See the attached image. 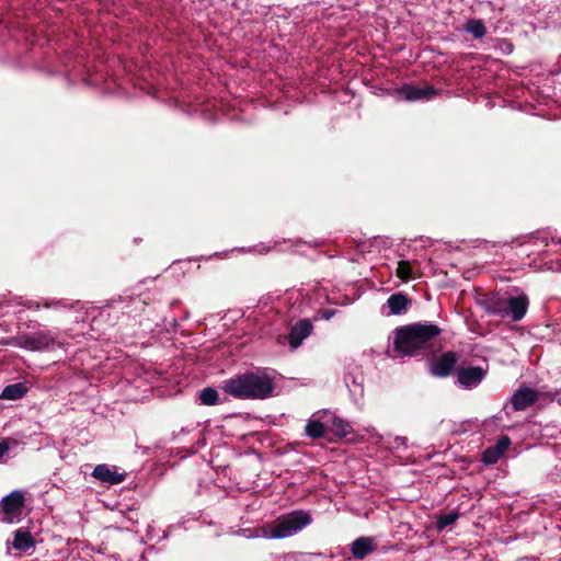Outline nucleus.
<instances>
[{
	"label": "nucleus",
	"mask_w": 561,
	"mask_h": 561,
	"mask_svg": "<svg viewBox=\"0 0 561 561\" xmlns=\"http://www.w3.org/2000/svg\"><path fill=\"white\" fill-rule=\"evenodd\" d=\"M35 545V541L33 539V536L31 535L30 530L26 528H19L15 530L13 540H12V547L13 549L22 552H26L31 548H33Z\"/></svg>",
	"instance_id": "obj_16"
},
{
	"label": "nucleus",
	"mask_w": 561,
	"mask_h": 561,
	"mask_svg": "<svg viewBox=\"0 0 561 561\" xmlns=\"http://www.w3.org/2000/svg\"><path fill=\"white\" fill-rule=\"evenodd\" d=\"M322 415L328 422H331L339 436L346 437L353 432L351 424L344 419L339 417L334 412L324 410Z\"/></svg>",
	"instance_id": "obj_18"
},
{
	"label": "nucleus",
	"mask_w": 561,
	"mask_h": 561,
	"mask_svg": "<svg viewBox=\"0 0 561 561\" xmlns=\"http://www.w3.org/2000/svg\"><path fill=\"white\" fill-rule=\"evenodd\" d=\"M58 332L45 327L34 333L19 332L10 336L4 345L14 346L30 352H42L61 346L58 340Z\"/></svg>",
	"instance_id": "obj_3"
},
{
	"label": "nucleus",
	"mask_w": 561,
	"mask_h": 561,
	"mask_svg": "<svg viewBox=\"0 0 561 561\" xmlns=\"http://www.w3.org/2000/svg\"><path fill=\"white\" fill-rule=\"evenodd\" d=\"M411 304L412 301L408 294L399 291L389 296L386 307L389 309V314L401 316L408 311Z\"/></svg>",
	"instance_id": "obj_13"
},
{
	"label": "nucleus",
	"mask_w": 561,
	"mask_h": 561,
	"mask_svg": "<svg viewBox=\"0 0 561 561\" xmlns=\"http://www.w3.org/2000/svg\"><path fill=\"white\" fill-rule=\"evenodd\" d=\"M505 45H506V49L505 51L507 54H511L513 51V44L508 43V42H505Z\"/></svg>",
	"instance_id": "obj_35"
},
{
	"label": "nucleus",
	"mask_w": 561,
	"mask_h": 561,
	"mask_svg": "<svg viewBox=\"0 0 561 561\" xmlns=\"http://www.w3.org/2000/svg\"><path fill=\"white\" fill-rule=\"evenodd\" d=\"M459 516L460 514L457 511L439 515L436 520L437 530L443 531L447 527L453 526L458 520Z\"/></svg>",
	"instance_id": "obj_23"
},
{
	"label": "nucleus",
	"mask_w": 561,
	"mask_h": 561,
	"mask_svg": "<svg viewBox=\"0 0 561 561\" xmlns=\"http://www.w3.org/2000/svg\"><path fill=\"white\" fill-rule=\"evenodd\" d=\"M198 399L201 400L202 404L214 405L219 402V393L215 388L207 387L199 391Z\"/></svg>",
	"instance_id": "obj_25"
},
{
	"label": "nucleus",
	"mask_w": 561,
	"mask_h": 561,
	"mask_svg": "<svg viewBox=\"0 0 561 561\" xmlns=\"http://www.w3.org/2000/svg\"><path fill=\"white\" fill-rule=\"evenodd\" d=\"M394 443H396V446L394 447H402V448H407V443H408V439L407 437L404 436H396L393 438Z\"/></svg>",
	"instance_id": "obj_30"
},
{
	"label": "nucleus",
	"mask_w": 561,
	"mask_h": 561,
	"mask_svg": "<svg viewBox=\"0 0 561 561\" xmlns=\"http://www.w3.org/2000/svg\"><path fill=\"white\" fill-rule=\"evenodd\" d=\"M336 313V310L331 309L323 312L322 317L325 320H330L334 314Z\"/></svg>",
	"instance_id": "obj_31"
},
{
	"label": "nucleus",
	"mask_w": 561,
	"mask_h": 561,
	"mask_svg": "<svg viewBox=\"0 0 561 561\" xmlns=\"http://www.w3.org/2000/svg\"><path fill=\"white\" fill-rule=\"evenodd\" d=\"M358 247H359V250H360L362 252L368 251V250H367V248H366V245H365V243H362V244H359Z\"/></svg>",
	"instance_id": "obj_36"
},
{
	"label": "nucleus",
	"mask_w": 561,
	"mask_h": 561,
	"mask_svg": "<svg viewBox=\"0 0 561 561\" xmlns=\"http://www.w3.org/2000/svg\"><path fill=\"white\" fill-rule=\"evenodd\" d=\"M463 30L471 34L474 39H481L486 34V27L482 20L470 19L466 22Z\"/></svg>",
	"instance_id": "obj_20"
},
{
	"label": "nucleus",
	"mask_w": 561,
	"mask_h": 561,
	"mask_svg": "<svg viewBox=\"0 0 561 561\" xmlns=\"http://www.w3.org/2000/svg\"><path fill=\"white\" fill-rule=\"evenodd\" d=\"M458 356L455 352H446L432 363L430 371L435 377L449 376L457 364Z\"/></svg>",
	"instance_id": "obj_10"
},
{
	"label": "nucleus",
	"mask_w": 561,
	"mask_h": 561,
	"mask_svg": "<svg viewBox=\"0 0 561 561\" xmlns=\"http://www.w3.org/2000/svg\"><path fill=\"white\" fill-rule=\"evenodd\" d=\"M241 251H242V252H250V251H251V249H250V248H249V249L241 248Z\"/></svg>",
	"instance_id": "obj_37"
},
{
	"label": "nucleus",
	"mask_w": 561,
	"mask_h": 561,
	"mask_svg": "<svg viewBox=\"0 0 561 561\" xmlns=\"http://www.w3.org/2000/svg\"><path fill=\"white\" fill-rule=\"evenodd\" d=\"M537 400V390L529 387H522L517 389L512 396V405L514 411H523L531 407Z\"/></svg>",
	"instance_id": "obj_12"
},
{
	"label": "nucleus",
	"mask_w": 561,
	"mask_h": 561,
	"mask_svg": "<svg viewBox=\"0 0 561 561\" xmlns=\"http://www.w3.org/2000/svg\"><path fill=\"white\" fill-rule=\"evenodd\" d=\"M126 472H118L116 466L101 463L94 467L92 477L96 480L115 485L122 483L126 479Z\"/></svg>",
	"instance_id": "obj_8"
},
{
	"label": "nucleus",
	"mask_w": 561,
	"mask_h": 561,
	"mask_svg": "<svg viewBox=\"0 0 561 561\" xmlns=\"http://www.w3.org/2000/svg\"><path fill=\"white\" fill-rule=\"evenodd\" d=\"M344 380L352 393H363L364 376L359 367H352V369H350L345 375Z\"/></svg>",
	"instance_id": "obj_17"
},
{
	"label": "nucleus",
	"mask_w": 561,
	"mask_h": 561,
	"mask_svg": "<svg viewBox=\"0 0 561 561\" xmlns=\"http://www.w3.org/2000/svg\"><path fill=\"white\" fill-rule=\"evenodd\" d=\"M396 274L403 282H407L416 276V274L413 272L411 262L405 260L398 262Z\"/></svg>",
	"instance_id": "obj_24"
},
{
	"label": "nucleus",
	"mask_w": 561,
	"mask_h": 561,
	"mask_svg": "<svg viewBox=\"0 0 561 561\" xmlns=\"http://www.w3.org/2000/svg\"><path fill=\"white\" fill-rule=\"evenodd\" d=\"M502 454L500 449H495L493 446L486 448L482 454V461L486 465H493L500 458Z\"/></svg>",
	"instance_id": "obj_26"
},
{
	"label": "nucleus",
	"mask_w": 561,
	"mask_h": 561,
	"mask_svg": "<svg viewBox=\"0 0 561 561\" xmlns=\"http://www.w3.org/2000/svg\"><path fill=\"white\" fill-rule=\"evenodd\" d=\"M312 523L309 511L295 510L277 518L268 531L264 535L268 539H284L291 537Z\"/></svg>",
	"instance_id": "obj_4"
},
{
	"label": "nucleus",
	"mask_w": 561,
	"mask_h": 561,
	"mask_svg": "<svg viewBox=\"0 0 561 561\" xmlns=\"http://www.w3.org/2000/svg\"><path fill=\"white\" fill-rule=\"evenodd\" d=\"M28 388L24 382H16L3 388L0 393L2 400H19L26 396Z\"/></svg>",
	"instance_id": "obj_19"
},
{
	"label": "nucleus",
	"mask_w": 561,
	"mask_h": 561,
	"mask_svg": "<svg viewBox=\"0 0 561 561\" xmlns=\"http://www.w3.org/2000/svg\"><path fill=\"white\" fill-rule=\"evenodd\" d=\"M19 305L24 306L27 309H39L42 306L39 302L34 301V300H25L23 302L21 301V302H19Z\"/></svg>",
	"instance_id": "obj_29"
},
{
	"label": "nucleus",
	"mask_w": 561,
	"mask_h": 561,
	"mask_svg": "<svg viewBox=\"0 0 561 561\" xmlns=\"http://www.w3.org/2000/svg\"><path fill=\"white\" fill-rule=\"evenodd\" d=\"M528 307L529 298L526 294L522 293L517 296H507L503 319L510 318L514 322H519L526 316Z\"/></svg>",
	"instance_id": "obj_7"
},
{
	"label": "nucleus",
	"mask_w": 561,
	"mask_h": 561,
	"mask_svg": "<svg viewBox=\"0 0 561 561\" xmlns=\"http://www.w3.org/2000/svg\"><path fill=\"white\" fill-rule=\"evenodd\" d=\"M374 550L375 545L370 537H359L351 543V552L356 560H363Z\"/></svg>",
	"instance_id": "obj_15"
},
{
	"label": "nucleus",
	"mask_w": 561,
	"mask_h": 561,
	"mask_svg": "<svg viewBox=\"0 0 561 561\" xmlns=\"http://www.w3.org/2000/svg\"><path fill=\"white\" fill-rule=\"evenodd\" d=\"M305 434L312 438L318 439L324 435V425L320 420H316L314 415L310 417L305 427Z\"/></svg>",
	"instance_id": "obj_22"
},
{
	"label": "nucleus",
	"mask_w": 561,
	"mask_h": 561,
	"mask_svg": "<svg viewBox=\"0 0 561 561\" xmlns=\"http://www.w3.org/2000/svg\"><path fill=\"white\" fill-rule=\"evenodd\" d=\"M549 242L552 243H560L561 240L557 238L556 234L552 233L551 230H541L537 231L536 234L528 237L527 243H534V244H542L548 245Z\"/></svg>",
	"instance_id": "obj_21"
},
{
	"label": "nucleus",
	"mask_w": 561,
	"mask_h": 561,
	"mask_svg": "<svg viewBox=\"0 0 561 561\" xmlns=\"http://www.w3.org/2000/svg\"><path fill=\"white\" fill-rule=\"evenodd\" d=\"M272 247L270 245H260L257 249V253L260 254H266L271 251Z\"/></svg>",
	"instance_id": "obj_32"
},
{
	"label": "nucleus",
	"mask_w": 561,
	"mask_h": 561,
	"mask_svg": "<svg viewBox=\"0 0 561 561\" xmlns=\"http://www.w3.org/2000/svg\"><path fill=\"white\" fill-rule=\"evenodd\" d=\"M399 96L408 102L420 100H430L438 94V90L434 87L417 88L410 84H404L398 90Z\"/></svg>",
	"instance_id": "obj_9"
},
{
	"label": "nucleus",
	"mask_w": 561,
	"mask_h": 561,
	"mask_svg": "<svg viewBox=\"0 0 561 561\" xmlns=\"http://www.w3.org/2000/svg\"><path fill=\"white\" fill-rule=\"evenodd\" d=\"M220 387L236 399L265 400L273 396L275 381L265 370H257L232 376L224 380Z\"/></svg>",
	"instance_id": "obj_2"
},
{
	"label": "nucleus",
	"mask_w": 561,
	"mask_h": 561,
	"mask_svg": "<svg viewBox=\"0 0 561 561\" xmlns=\"http://www.w3.org/2000/svg\"><path fill=\"white\" fill-rule=\"evenodd\" d=\"M313 330L312 322L309 319L297 321L288 334V343L293 350L299 347Z\"/></svg>",
	"instance_id": "obj_11"
},
{
	"label": "nucleus",
	"mask_w": 561,
	"mask_h": 561,
	"mask_svg": "<svg viewBox=\"0 0 561 561\" xmlns=\"http://www.w3.org/2000/svg\"><path fill=\"white\" fill-rule=\"evenodd\" d=\"M457 385L463 389L478 387L486 376L488 369L481 366L458 367Z\"/></svg>",
	"instance_id": "obj_6"
},
{
	"label": "nucleus",
	"mask_w": 561,
	"mask_h": 561,
	"mask_svg": "<svg viewBox=\"0 0 561 561\" xmlns=\"http://www.w3.org/2000/svg\"><path fill=\"white\" fill-rule=\"evenodd\" d=\"M43 307L46 308V309H49V308H66V307H69L64 300H51V301H45L43 304Z\"/></svg>",
	"instance_id": "obj_28"
},
{
	"label": "nucleus",
	"mask_w": 561,
	"mask_h": 561,
	"mask_svg": "<svg viewBox=\"0 0 561 561\" xmlns=\"http://www.w3.org/2000/svg\"><path fill=\"white\" fill-rule=\"evenodd\" d=\"M551 400L552 401H558L561 404V390L556 391L552 394Z\"/></svg>",
	"instance_id": "obj_34"
},
{
	"label": "nucleus",
	"mask_w": 561,
	"mask_h": 561,
	"mask_svg": "<svg viewBox=\"0 0 561 561\" xmlns=\"http://www.w3.org/2000/svg\"><path fill=\"white\" fill-rule=\"evenodd\" d=\"M37 327H42L37 321L32 320L25 323L26 329H35Z\"/></svg>",
	"instance_id": "obj_33"
},
{
	"label": "nucleus",
	"mask_w": 561,
	"mask_h": 561,
	"mask_svg": "<svg viewBox=\"0 0 561 561\" xmlns=\"http://www.w3.org/2000/svg\"><path fill=\"white\" fill-rule=\"evenodd\" d=\"M506 299L507 296L493 294L481 301L480 305L488 314L496 316L503 319Z\"/></svg>",
	"instance_id": "obj_14"
},
{
	"label": "nucleus",
	"mask_w": 561,
	"mask_h": 561,
	"mask_svg": "<svg viewBox=\"0 0 561 561\" xmlns=\"http://www.w3.org/2000/svg\"><path fill=\"white\" fill-rule=\"evenodd\" d=\"M511 445V439L507 436H502L495 446H493L495 449H500L501 454L503 455L504 451L508 448Z\"/></svg>",
	"instance_id": "obj_27"
},
{
	"label": "nucleus",
	"mask_w": 561,
	"mask_h": 561,
	"mask_svg": "<svg viewBox=\"0 0 561 561\" xmlns=\"http://www.w3.org/2000/svg\"><path fill=\"white\" fill-rule=\"evenodd\" d=\"M440 332L438 325L428 322L399 328L394 331L393 345L388 353L393 358L426 354Z\"/></svg>",
	"instance_id": "obj_1"
},
{
	"label": "nucleus",
	"mask_w": 561,
	"mask_h": 561,
	"mask_svg": "<svg viewBox=\"0 0 561 561\" xmlns=\"http://www.w3.org/2000/svg\"><path fill=\"white\" fill-rule=\"evenodd\" d=\"M25 504L24 492L14 490L0 501V522L5 524L19 523Z\"/></svg>",
	"instance_id": "obj_5"
}]
</instances>
